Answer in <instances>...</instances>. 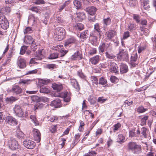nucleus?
<instances>
[{"mask_svg": "<svg viewBox=\"0 0 156 156\" xmlns=\"http://www.w3.org/2000/svg\"><path fill=\"white\" fill-rule=\"evenodd\" d=\"M65 35V30L62 27H58L55 30L54 34L55 39L60 41L64 38Z\"/></svg>", "mask_w": 156, "mask_h": 156, "instance_id": "nucleus-1", "label": "nucleus"}, {"mask_svg": "<svg viewBox=\"0 0 156 156\" xmlns=\"http://www.w3.org/2000/svg\"><path fill=\"white\" fill-rule=\"evenodd\" d=\"M128 146V149L132 151L134 154H138L141 152V146L135 142H129Z\"/></svg>", "mask_w": 156, "mask_h": 156, "instance_id": "nucleus-2", "label": "nucleus"}, {"mask_svg": "<svg viewBox=\"0 0 156 156\" xmlns=\"http://www.w3.org/2000/svg\"><path fill=\"white\" fill-rule=\"evenodd\" d=\"M8 146L12 150H15L19 148V145L16 140L11 137L8 140Z\"/></svg>", "mask_w": 156, "mask_h": 156, "instance_id": "nucleus-3", "label": "nucleus"}, {"mask_svg": "<svg viewBox=\"0 0 156 156\" xmlns=\"http://www.w3.org/2000/svg\"><path fill=\"white\" fill-rule=\"evenodd\" d=\"M13 111L15 115L18 117H26V115L24 114L22 109L20 105H15L13 108Z\"/></svg>", "mask_w": 156, "mask_h": 156, "instance_id": "nucleus-4", "label": "nucleus"}, {"mask_svg": "<svg viewBox=\"0 0 156 156\" xmlns=\"http://www.w3.org/2000/svg\"><path fill=\"white\" fill-rule=\"evenodd\" d=\"M137 55L136 52H133L131 54L130 64L133 66L135 67L138 64Z\"/></svg>", "mask_w": 156, "mask_h": 156, "instance_id": "nucleus-5", "label": "nucleus"}, {"mask_svg": "<svg viewBox=\"0 0 156 156\" xmlns=\"http://www.w3.org/2000/svg\"><path fill=\"white\" fill-rule=\"evenodd\" d=\"M128 53L124 50H121L117 55V58L120 60L127 61L128 59Z\"/></svg>", "mask_w": 156, "mask_h": 156, "instance_id": "nucleus-6", "label": "nucleus"}, {"mask_svg": "<svg viewBox=\"0 0 156 156\" xmlns=\"http://www.w3.org/2000/svg\"><path fill=\"white\" fill-rule=\"evenodd\" d=\"M5 122L6 124L11 126L16 125L17 123V121L15 118L11 116H7Z\"/></svg>", "mask_w": 156, "mask_h": 156, "instance_id": "nucleus-7", "label": "nucleus"}, {"mask_svg": "<svg viewBox=\"0 0 156 156\" xmlns=\"http://www.w3.org/2000/svg\"><path fill=\"white\" fill-rule=\"evenodd\" d=\"M108 64L109 66L110 71L111 72L115 73L118 72V68L116 64L111 61L108 62Z\"/></svg>", "mask_w": 156, "mask_h": 156, "instance_id": "nucleus-8", "label": "nucleus"}, {"mask_svg": "<svg viewBox=\"0 0 156 156\" xmlns=\"http://www.w3.org/2000/svg\"><path fill=\"white\" fill-rule=\"evenodd\" d=\"M23 144L24 146L27 148L32 149L34 147L35 144L34 141L27 139L24 141Z\"/></svg>", "mask_w": 156, "mask_h": 156, "instance_id": "nucleus-9", "label": "nucleus"}, {"mask_svg": "<svg viewBox=\"0 0 156 156\" xmlns=\"http://www.w3.org/2000/svg\"><path fill=\"white\" fill-rule=\"evenodd\" d=\"M33 134L35 140L37 143L40 142L41 140V135L39 131L37 129H34Z\"/></svg>", "mask_w": 156, "mask_h": 156, "instance_id": "nucleus-10", "label": "nucleus"}, {"mask_svg": "<svg viewBox=\"0 0 156 156\" xmlns=\"http://www.w3.org/2000/svg\"><path fill=\"white\" fill-rule=\"evenodd\" d=\"M0 25L1 28L4 30H6L9 27V23L7 19L4 17L0 20Z\"/></svg>", "mask_w": 156, "mask_h": 156, "instance_id": "nucleus-11", "label": "nucleus"}, {"mask_svg": "<svg viewBox=\"0 0 156 156\" xmlns=\"http://www.w3.org/2000/svg\"><path fill=\"white\" fill-rule=\"evenodd\" d=\"M11 91L16 95H18L22 92V90L19 86L14 85L12 86Z\"/></svg>", "mask_w": 156, "mask_h": 156, "instance_id": "nucleus-12", "label": "nucleus"}, {"mask_svg": "<svg viewBox=\"0 0 156 156\" xmlns=\"http://www.w3.org/2000/svg\"><path fill=\"white\" fill-rule=\"evenodd\" d=\"M57 96L62 97L63 98L64 101L67 102H69L71 99L70 95L66 92H62L60 94H59Z\"/></svg>", "mask_w": 156, "mask_h": 156, "instance_id": "nucleus-13", "label": "nucleus"}, {"mask_svg": "<svg viewBox=\"0 0 156 156\" xmlns=\"http://www.w3.org/2000/svg\"><path fill=\"white\" fill-rule=\"evenodd\" d=\"M110 43H109V44L107 45L105 43H101L98 47V51L99 53H103L104 52L105 50H106L110 46Z\"/></svg>", "mask_w": 156, "mask_h": 156, "instance_id": "nucleus-14", "label": "nucleus"}, {"mask_svg": "<svg viewBox=\"0 0 156 156\" xmlns=\"http://www.w3.org/2000/svg\"><path fill=\"white\" fill-rule=\"evenodd\" d=\"M94 36H99L100 38H101L100 31L99 25L98 23H97L94 25Z\"/></svg>", "mask_w": 156, "mask_h": 156, "instance_id": "nucleus-15", "label": "nucleus"}, {"mask_svg": "<svg viewBox=\"0 0 156 156\" xmlns=\"http://www.w3.org/2000/svg\"><path fill=\"white\" fill-rule=\"evenodd\" d=\"M50 105L52 106H54L55 108L61 107V100L58 98L56 99L51 102L50 104Z\"/></svg>", "mask_w": 156, "mask_h": 156, "instance_id": "nucleus-16", "label": "nucleus"}, {"mask_svg": "<svg viewBox=\"0 0 156 156\" xmlns=\"http://www.w3.org/2000/svg\"><path fill=\"white\" fill-rule=\"evenodd\" d=\"M76 40L75 38L73 37H72L66 41L64 45L65 47H66L69 45L70 44L76 43Z\"/></svg>", "mask_w": 156, "mask_h": 156, "instance_id": "nucleus-17", "label": "nucleus"}, {"mask_svg": "<svg viewBox=\"0 0 156 156\" xmlns=\"http://www.w3.org/2000/svg\"><path fill=\"white\" fill-rule=\"evenodd\" d=\"M116 34V32L113 30H110L107 32L105 35L109 39H111Z\"/></svg>", "mask_w": 156, "mask_h": 156, "instance_id": "nucleus-18", "label": "nucleus"}, {"mask_svg": "<svg viewBox=\"0 0 156 156\" xmlns=\"http://www.w3.org/2000/svg\"><path fill=\"white\" fill-rule=\"evenodd\" d=\"M100 56L96 55L90 59V62L91 64L95 65L98 64L100 60Z\"/></svg>", "mask_w": 156, "mask_h": 156, "instance_id": "nucleus-19", "label": "nucleus"}, {"mask_svg": "<svg viewBox=\"0 0 156 156\" xmlns=\"http://www.w3.org/2000/svg\"><path fill=\"white\" fill-rule=\"evenodd\" d=\"M18 66L20 68H24L26 66V60L23 58H20L17 62Z\"/></svg>", "mask_w": 156, "mask_h": 156, "instance_id": "nucleus-20", "label": "nucleus"}, {"mask_svg": "<svg viewBox=\"0 0 156 156\" xmlns=\"http://www.w3.org/2000/svg\"><path fill=\"white\" fill-rule=\"evenodd\" d=\"M140 133V132L138 129L136 130V133H135V130H129V136L130 137H138Z\"/></svg>", "mask_w": 156, "mask_h": 156, "instance_id": "nucleus-21", "label": "nucleus"}, {"mask_svg": "<svg viewBox=\"0 0 156 156\" xmlns=\"http://www.w3.org/2000/svg\"><path fill=\"white\" fill-rule=\"evenodd\" d=\"M86 11L90 15H93L97 11V9L94 6H90L86 8Z\"/></svg>", "mask_w": 156, "mask_h": 156, "instance_id": "nucleus-22", "label": "nucleus"}, {"mask_svg": "<svg viewBox=\"0 0 156 156\" xmlns=\"http://www.w3.org/2000/svg\"><path fill=\"white\" fill-rule=\"evenodd\" d=\"M70 83L71 85L77 90H80L79 85L75 79H71Z\"/></svg>", "mask_w": 156, "mask_h": 156, "instance_id": "nucleus-23", "label": "nucleus"}, {"mask_svg": "<svg viewBox=\"0 0 156 156\" xmlns=\"http://www.w3.org/2000/svg\"><path fill=\"white\" fill-rule=\"evenodd\" d=\"M34 41L30 36H25L24 39V42L27 44H30Z\"/></svg>", "mask_w": 156, "mask_h": 156, "instance_id": "nucleus-24", "label": "nucleus"}, {"mask_svg": "<svg viewBox=\"0 0 156 156\" xmlns=\"http://www.w3.org/2000/svg\"><path fill=\"white\" fill-rule=\"evenodd\" d=\"M52 87L53 89L57 91H61L63 89V87L62 84L53 83L52 85Z\"/></svg>", "mask_w": 156, "mask_h": 156, "instance_id": "nucleus-25", "label": "nucleus"}, {"mask_svg": "<svg viewBox=\"0 0 156 156\" xmlns=\"http://www.w3.org/2000/svg\"><path fill=\"white\" fill-rule=\"evenodd\" d=\"M82 58V55L78 51L75 52L71 58L72 60H75L77 58L81 59Z\"/></svg>", "mask_w": 156, "mask_h": 156, "instance_id": "nucleus-26", "label": "nucleus"}, {"mask_svg": "<svg viewBox=\"0 0 156 156\" xmlns=\"http://www.w3.org/2000/svg\"><path fill=\"white\" fill-rule=\"evenodd\" d=\"M98 83L104 87L108 86L107 81L103 77H101L99 79Z\"/></svg>", "mask_w": 156, "mask_h": 156, "instance_id": "nucleus-27", "label": "nucleus"}, {"mask_svg": "<svg viewBox=\"0 0 156 156\" xmlns=\"http://www.w3.org/2000/svg\"><path fill=\"white\" fill-rule=\"evenodd\" d=\"M77 20L79 21H81L85 18V15L83 12H79L76 13Z\"/></svg>", "mask_w": 156, "mask_h": 156, "instance_id": "nucleus-28", "label": "nucleus"}, {"mask_svg": "<svg viewBox=\"0 0 156 156\" xmlns=\"http://www.w3.org/2000/svg\"><path fill=\"white\" fill-rule=\"evenodd\" d=\"M120 70L121 73H126L128 71L127 66L124 64H121L120 66Z\"/></svg>", "mask_w": 156, "mask_h": 156, "instance_id": "nucleus-29", "label": "nucleus"}, {"mask_svg": "<svg viewBox=\"0 0 156 156\" xmlns=\"http://www.w3.org/2000/svg\"><path fill=\"white\" fill-rule=\"evenodd\" d=\"M16 136L18 138H22L24 137V134L18 128L16 131Z\"/></svg>", "mask_w": 156, "mask_h": 156, "instance_id": "nucleus-30", "label": "nucleus"}, {"mask_svg": "<svg viewBox=\"0 0 156 156\" xmlns=\"http://www.w3.org/2000/svg\"><path fill=\"white\" fill-rule=\"evenodd\" d=\"M140 132L142 135V136L145 138H147V133L148 132L147 129L145 127H143L141 128Z\"/></svg>", "mask_w": 156, "mask_h": 156, "instance_id": "nucleus-31", "label": "nucleus"}, {"mask_svg": "<svg viewBox=\"0 0 156 156\" xmlns=\"http://www.w3.org/2000/svg\"><path fill=\"white\" fill-rule=\"evenodd\" d=\"M89 31L88 30H85L84 32H83L81 33L80 35V38L83 39V40L82 41H84V40L86 39L88 37L89 35Z\"/></svg>", "mask_w": 156, "mask_h": 156, "instance_id": "nucleus-32", "label": "nucleus"}, {"mask_svg": "<svg viewBox=\"0 0 156 156\" xmlns=\"http://www.w3.org/2000/svg\"><path fill=\"white\" fill-rule=\"evenodd\" d=\"M80 136V134L78 133L75 135L74 136V140L73 141V144L75 145L78 142L80 141L79 138Z\"/></svg>", "mask_w": 156, "mask_h": 156, "instance_id": "nucleus-33", "label": "nucleus"}, {"mask_svg": "<svg viewBox=\"0 0 156 156\" xmlns=\"http://www.w3.org/2000/svg\"><path fill=\"white\" fill-rule=\"evenodd\" d=\"M125 140L124 136L122 134H119L118 135L117 139V141L120 143L123 142Z\"/></svg>", "mask_w": 156, "mask_h": 156, "instance_id": "nucleus-34", "label": "nucleus"}, {"mask_svg": "<svg viewBox=\"0 0 156 156\" xmlns=\"http://www.w3.org/2000/svg\"><path fill=\"white\" fill-rule=\"evenodd\" d=\"M31 80L29 79H21L20 80L19 83L20 84H28L30 83Z\"/></svg>", "mask_w": 156, "mask_h": 156, "instance_id": "nucleus-35", "label": "nucleus"}, {"mask_svg": "<svg viewBox=\"0 0 156 156\" xmlns=\"http://www.w3.org/2000/svg\"><path fill=\"white\" fill-rule=\"evenodd\" d=\"M31 45V49L33 51H35L36 50L37 48L38 43H37L36 41L35 40L32 43Z\"/></svg>", "mask_w": 156, "mask_h": 156, "instance_id": "nucleus-36", "label": "nucleus"}, {"mask_svg": "<svg viewBox=\"0 0 156 156\" xmlns=\"http://www.w3.org/2000/svg\"><path fill=\"white\" fill-rule=\"evenodd\" d=\"M1 11L2 13L7 14L10 12L11 9L10 7L6 6L2 8Z\"/></svg>", "mask_w": 156, "mask_h": 156, "instance_id": "nucleus-37", "label": "nucleus"}, {"mask_svg": "<svg viewBox=\"0 0 156 156\" xmlns=\"http://www.w3.org/2000/svg\"><path fill=\"white\" fill-rule=\"evenodd\" d=\"M73 3L76 9H78L80 8L81 4L80 2L78 0H75L73 1Z\"/></svg>", "mask_w": 156, "mask_h": 156, "instance_id": "nucleus-38", "label": "nucleus"}, {"mask_svg": "<svg viewBox=\"0 0 156 156\" xmlns=\"http://www.w3.org/2000/svg\"><path fill=\"white\" fill-rule=\"evenodd\" d=\"M30 118L35 126H37L38 125V122L34 115H31L30 116Z\"/></svg>", "mask_w": 156, "mask_h": 156, "instance_id": "nucleus-39", "label": "nucleus"}, {"mask_svg": "<svg viewBox=\"0 0 156 156\" xmlns=\"http://www.w3.org/2000/svg\"><path fill=\"white\" fill-rule=\"evenodd\" d=\"M103 23L105 25L107 26L110 25L111 23V19L110 17H108L107 18L104 19L103 20Z\"/></svg>", "mask_w": 156, "mask_h": 156, "instance_id": "nucleus-40", "label": "nucleus"}, {"mask_svg": "<svg viewBox=\"0 0 156 156\" xmlns=\"http://www.w3.org/2000/svg\"><path fill=\"white\" fill-rule=\"evenodd\" d=\"M148 119V116L147 115L144 116L142 118L141 120V126H144L146 124V121Z\"/></svg>", "mask_w": 156, "mask_h": 156, "instance_id": "nucleus-41", "label": "nucleus"}, {"mask_svg": "<svg viewBox=\"0 0 156 156\" xmlns=\"http://www.w3.org/2000/svg\"><path fill=\"white\" fill-rule=\"evenodd\" d=\"M40 92L43 93H48L49 92V89L45 87H41Z\"/></svg>", "mask_w": 156, "mask_h": 156, "instance_id": "nucleus-42", "label": "nucleus"}, {"mask_svg": "<svg viewBox=\"0 0 156 156\" xmlns=\"http://www.w3.org/2000/svg\"><path fill=\"white\" fill-rule=\"evenodd\" d=\"M74 27L76 30H78L79 31H80L83 29L84 26L82 24L78 23L76 24Z\"/></svg>", "mask_w": 156, "mask_h": 156, "instance_id": "nucleus-43", "label": "nucleus"}, {"mask_svg": "<svg viewBox=\"0 0 156 156\" xmlns=\"http://www.w3.org/2000/svg\"><path fill=\"white\" fill-rule=\"evenodd\" d=\"M58 54L57 53H54L51 54L48 58L50 59H54L58 57Z\"/></svg>", "mask_w": 156, "mask_h": 156, "instance_id": "nucleus-44", "label": "nucleus"}, {"mask_svg": "<svg viewBox=\"0 0 156 156\" xmlns=\"http://www.w3.org/2000/svg\"><path fill=\"white\" fill-rule=\"evenodd\" d=\"M147 110V108H145L143 106L139 107L137 109V111L139 113H143Z\"/></svg>", "mask_w": 156, "mask_h": 156, "instance_id": "nucleus-45", "label": "nucleus"}, {"mask_svg": "<svg viewBox=\"0 0 156 156\" xmlns=\"http://www.w3.org/2000/svg\"><path fill=\"white\" fill-rule=\"evenodd\" d=\"M97 52V50L95 48H92L90 49L88 52V55L91 56L95 54Z\"/></svg>", "mask_w": 156, "mask_h": 156, "instance_id": "nucleus-46", "label": "nucleus"}, {"mask_svg": "<svg viewBox=\"0 0 156 156\" xmlns=\"http://www.w3.org/2000/svg\"><path fill=\"white\" fill-rule=\"evenodd\" d=\"M149 2L148 1L144 0L143 1V7L145 9H146L150 7Z\"/></svg>", "mask_w": 156, "mask_h": 156, "instance_id": "nucleus-47", "label": "nucleus"}, {"mask_svg": "<svg viewBox=\"0 0 156 156\" xmlns=\"http://www.w3.org/2000/svg\"><path fill=\"white\" fill-rule=\"evenodd\" d=\"M105 54L106 58L109 59H114L115 57L114 55L112 54L109 53L108 51H106Z\"/></svg>", "mask_w": 156, "mask_h": 156, "instance_id": "nucleus-48", "label": "nucleus"}, {"mask_svg": "<svg viewBox=\"0 0 156 156\" xmlns=\"http://www.w3.org/2000/svg\"><path fill=\"white\" fill-rule=\"evenodd\" d=\"M78 75L81 78L85 79L86 78V76L82 71L81 70H80L77 71Z\"/></svg>", "mask_w": 156, "mask_h": 156, "instance_id": "nucleus-49", "label": "nucleus"}, {"mask_svg": "<svg viewBox=\"0 0 156 156\" xmlns=\"http://www.w3.org/2000/svg\"><path fill=\"white\" fill-rule=\"evenodd\" d=\"M46 67L48 69H53L57 68L56 65L53 64H48L46 66Z\"/></svg>", "mask_w": 156, "mask_h": 156, "instance_id": "nucleus-50", "label": "nucleus"}, {"mask_svg": "<svg viewBox=\"0 0 156 156\" xmlns=\"http://www.w3.org/2000/svg\"><path fill=\"white\" fill-rule=\"evenodd\" d=\"M121 125L119 123H117L116 124H115L114 126V128L113 129V131L114 132H115L116 131H117L121 127Z\"/></svg>", "mask_w": 156, "mask_h": 156, "instance_id": "nucleus-51", "label": "nucleus"}, {"mask_svg": "<svg viewBox=\"0 0 156 156\" xmlns=\"http://www.w3.org/2000/svg\"><path fill=\"white\" fill-rule=\"evenodd\" d=\"M38 60L36 56L35 57L32 58H31L29 62V64L30 65H30V66H32V64H35L37 63L36 61L37 60Z\"/></svg>", "mask_w": 156, "mask_h": 156, "instance_id": "nucleus-52", "label": "nucleus"}, {"mask_svg": "<svg viewBox=\"0 0 156 156\" xmlns=\"http://www.w3.org/2000/svg\"><path fill=\"white\" fill-rule=\"evenodd\" d=\"M56 127V125L52 126L50 127L49 130L52 133H55L57 130Z\"/></svg>", "mask_w": 156, "mask_h": 156, "instance_id": "nucleus-53", "label": "nucleus"}, {"mask_svg": "<svg viewBox=\"0 0 156 156\" xmlns=\"http://www.w3.org/2000/svg\"><path fill=\"white\" fill-rule=\"evenodd\" d=\"M84 125L85 124L84 122L83 121H81L80 122V126L78 129L80 132H81L83 131Z\"/></svg>", "mask_w": 156, "mask_h": 156, "instance_id": "nucleus-54", "label": "nucleus"}, {"mask_svg": "<svg viewBox=\"0 0 156 156\" xmlns=\"http://www.w3.org/2000/svg\"><path fill=\"white\" fill-rule=\"evenodd\" d=\"M133 19L137 23H139L140 22V18L138 15L133 14Z\"/></svg>", "mask_w": 156, "mask_h": 156, "instance_id": "nucleus-55", "label": "nucleus"}, {"mask_svg": "<svg viewBox=\"0 0 156 156\" xmlns=\"http://www.w3.org/2000/svg\"><path fill=\"white\" fill-rule=\"evenodd\" d=\"M27 47L26 46H22L20 49V54L21 55H23L25 52V51L27 49Z\"/></svg>", "mask_w": 156, "mask_h": 156, "instance_id": "nucleus-56", "label": "nucleus"}, {"mask_svg": "<svg viewBox=\"0 0 156 156\" xmlns=\"http://www.w3.org/2000/svg\"><path fill=\"white\" fill-rule=\"evenodd\" d=\"M38 98H39V101L40 102L41 101L45 102L48 101V99L45 97H42Z\"/></svg>", "mask_w": 156, "mask_h": 156, "instance_id": "nucleus-57", "label": "nucleus"}, {"mask_svg": "<svg viewBox=\"0 0 156 156\" xmlns=\"http://www.w3.org/2000/svg\"><path fill=\"white\" fill-rule=\"evenodd\" d=\"M18 99L17 98L11 97L6 99V101L10 102H13Z\"/></svg>", "mask_w": 156, "mask_h": 156, "instance_id": "nucleus-58", "label": "nucleus"}, {"mask_svg": "<svg viewBox=\"0 0 156 156\" xmlns=\"http://www.w3.org/2000/svg\"><path fill=\"white\" fill-rule=\"evenodd\" d=\"M34 3L36 5L44 4L45 2L44 0H35Z\"/></svg>", "mask_w": 156, "mask_h": 156, "instance_id": "nucleus-59", "label": "nucleus"}, {"mask_svg": "<svg viewBox=\"0 0 156 156\" xmlns=\"http://www.w3.org/2000/svg\"><path fill=\"white\" fill-rule=\"evenodd\" d=\"M38 60H41L42 59L43 57L42 54V51L41 50L38 51V54L36 56Z\"/></svg>", "mask_w": 156, "mask_h": 156, "instance_id": "nucleus-60", "label": "nucleus"}, {"mask_svg": "<svg viewBox=\"0 0 156 156\" xmlns=\"http://www.w3.org/2000/svg\"><path fill=\"white\" fill-rule=\"evenodd\" d=\"M88 100L92 104H94L96 102V99L94 98H91L90 97L88 98Z\"/></svg>", "mask_w": 156, "mask_h": 156, "instance_id": "nucleus-61", "label": "nucleus"}, {"mask_svg": "<svg viewBox=\"0 0 156 156\" xmlns=\"http://www.w3.org/2000/svg\"><path fill=\"white\" fill-rule=\"evenodd\" d=\"M129 37V33L127 31L124 32L123 35V39H125L128 38Z\"/></svg>", "mask_w": 156, "mask_h": 156, "instance_id": "nucleus-62", "label": "nucleus"}, {"mask_svg": "<svg viewBox=\"0 0 156 156\" xmlns=\"http://www.w3.org/2000/svg\"><path fill=\"white\" fill-rule=\"evenodd\" d=\"M68 4V3H67V2H65L64 4H63L62 5H61L60 6L59 8L58 9L59 11V12L61 11Z\"/></svg>", "mask_w": 156, "mask_h": 156, "instance_id": "nucleus-63", "label": "nucleus"}, {"mask_svg": "<svg viewBox=\"0 0 156 156\" xmlns=\"http://www.w3.org/2000/svg\"><path fill=\"white\" fill-rule=\"evenodd\" d=\"M103 132L102 130L100 128H98L97 129V131L96 132V136L100 135Z\"/></svg>", "mask_w": 156, "mask_h": 156, "instance_id": "nucleus-64", "label": "nucleus"}]
</instances>
